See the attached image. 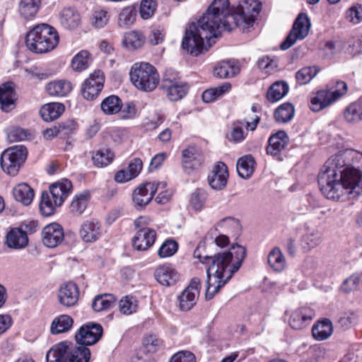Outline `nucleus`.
<instances>
[{
    "label": "nucleus",
    "mask_w": 362,
    "mask_h": 362,
    "mask_svg": "<svg viewBox=\"0 0 362 362\" xmlns=\"http://www.w3.org/2000/svg\"><path fill=\"white\" fill-rule=\"evenodd\" d=\"M235 20L228 0H214L197 23H192L186 28L182 48L197 56L204 49V40L217 37L223 30L230 31L237 25Z\"/></svg>",
    "instance_id": "1"
},
{
    "label": "nucleus",
    "mask_w": 362,
    "mask_h": 362,
    "mask_svg": "<svg viewBox=\"0 0 362 362\" xmlns=\"http://www.w3.org/2000/svg\"><path fill=\"white\" fill-rule=\"evenodd\" d=\"M246 255V249L239 245H233L229 250L218 252L214 256L202 257L196 250L194 256L202 263H209L206 270V300H211L229 281L234 273L241 267Z\"/></svg>",
    "instance_id": "2"
},
{
    "label": "nucleus",
    "mask_w": 362,
    "mask_h": 362,
    "mask_svg": "<svg viewBox=\"0 0 362 362\" xmlns=\"http://www.w3.org/2000/svg\"><path fill=\"white\" fill-rule=\"evenodd\" d=\"M103 332V327L98 323L84 324L75 334L78 345L67 341L54 345L47 353V362H88L90 351L87 346L97 343Z\"/></svg>",
    "instance_id": "3"
},
{
    "label": "nucleus",
    "mask_w": 362,
    "mask_h": 362,
    "mask_svg": "<svg viewBox=\"0 0 362 362\" xmlns=\"http://www.w3.org/2000/svg\"><path fill=\"white\" fill-rule=\"evenodd\" d=\"M59 39L58 33L54 27L41 23L27 33L25 45L31 52L42 54L54 49L59 43Z\"/></svg>",
    "instance_id": "4"
},
{
    "label": "nucleus",
    "mask_w": 362,
    "mask_h": 362,
    "mask_svg": "<svg viewBox=\"0 0 362 362\" xmlns=\"http://www.w3.org/2000/svg\"><path fill=\"white\" fill-rule=\"evenodd\" d=\"M72 189V184L67 179L53 183L49 187V192H42L40 209L45 216L54 213L57 206H61Z\"/></svg>",
    "instance_id": "5"
},
{
    "label": "nucleus",
    "mask_w": 362,
    "mask_h": 362,
    "mask_svg": "<svg viewBox=\"0 0 362 362\" xmlns=\"http://www.w3.org/2000/svg\"><path fill=\"white\" fill-rule=\"evenodd\" d=\"M129 76L134 86L146 92L153 90L160 82L157 69L147 62L135 63L131 68Z\"/></svg>",
    "instance_id": "6"
},
{
    "label": "nucleus",
    "mask_w": 362,
    "mask_h": 362,
    "mask_svg": "<svg viewBox=\"0 0 362 362\" xmlns=\"http://www.w3.org/2000/svg\"><path fill=\"white\" fill-rule=\"evenodd\" d=\"M27 157V148L23 145H15L4 151L0 158V165L6 173L15 176L25 162Z\"/></svg>",
    "instance_id": "7"
},
{
    "label": "nucleus",
    "mask_w": 362,
    "mask_h": 362,
    "mask_svg": "<svg viewBox=\"0 0 362 362\" xmlns=\"http://www.w3.org/2000/svg\"><path fill=\"white\" fill-rule=\"evenodd\" d=\"M347 84L344 81H338L333 90H320L310 98V108L313 112H319L329 106L347 92Z\"/></svg>",
    "instance_id": "8"
},
{
    "label": "nucleus",
    "mask_w": 362,
    "mask_h": 362,
    "mask_svg": "<svg viewBox=\"0 0 362 362\" xmlns=\"http://www.w3.org/2000/svg\"><path fill=\"white\" fill-rule=\"evenodd\" d=\"M261 7V3L257 0H242L233 13L237 21L235 28L241 27L245 30L252 26Z\"/></svg>",
    "instance_id": "9"
},
{
    "label": "nucleus",
    "mask_w": 362,
    "mask_h": 362,
    "mask_svg": "<svg viewBox=\"0 0 362 362\" xmlns=\"http://www.w3.org/2000/svg\"><path fill=\"white\" fill-rule=\"evenodd\" d=\"M310 27V20L305 13H300L296 19L293 28L286 40L281 44V49L286 50L293 46L298 40H303L308 35Z\"/></svg>",
    "instance_id": "10"
},
{
    "label": "nucleus",
    "mask_w": 362,
    "mask_h": 362,
    "mask_svg": "<svg viewBox=\"0 0 362 362\" xmlns=\"http://www.w3.org/2000/svg\"><path fill=\"white\" fill-rule=\"evenodd\" d=\"M166 187L165 182H146L136 189L133 193V202L137 209H142L148 205L152 200L154 194L158 189H164Z\"/></svg>",
    "instance_id": "11"
},
{
    "label": "nucleus",
    "mask_w": 362,
    "mask_h": 362,
    "mask_svg": "<svg viewBox=\"0 0 362 362\" xmlns=\"http://www.w3.org/2000/svg\"><path fill=\"white\" fill-rule=\"evenodd\" d=\"M104 82L103 72L100 70L94 71L82 85L81 93L83 98L92 100L98 97L103 88Z\"/></svg>",
    "instance_id": "12"
},
{
    "label": "nucleus",
    "mask_w": 362,
    "mask_h": 362,
    "mask_svg": "<svg viewBox=\"0 0 362 362\" xmlns=\"http://www.w3.org/2000/svg\"><path fill=\"white\" fill-rule=\"evenodd\" d=\"M259 122V117L257 115L252 118L251 121L245 119L234 121L231 124V130L228 135V139L235 143L242 142L247 134V131H245L243 127H245L247 130L254 131Z\"/></svg>",
    "instance_id": "13"
},
{
    "label": "nucleus",
    "mask_w": 362,
    "mask_h": 362,
    "mask_svg": "<svg viewBox=\"0 0 362 362\" xmlns=\"http://www.w3.org/2000/svg\"><path fill=\"white\" fill-rule=\"evenodd\" d=\"M228 171L226 165L223 162L216 163L208 175L209 186L215 190H221L227 185Z\"/></svg>",
    "instance_id": "14"
},
{
    "label": "nucleus",
    "mask_w": 362,
    "mask_h": 362,
    "mask_svg": "<svg viewBox=\"0 0 362 362\" xmlns=\"http://www.w3.org/2000/svg\"><path fill=\"white\" fill-rule=\"evenodd\" d=\"M156 239V232L151 228H139L134 235L132 243L138 251H145L151 247Z\"/></svg>",
    "instance_id": "15"
},
{
    "label": "nucleus",
    "mask_w": 362,
    "mask_h": 362,
    "mask_svg": "<svg viewBox=\"0 0 362 362\" xmlns=\"http://www.w3.org/2000/svg\"><path fill=\"white\" fill-rule=\"evenodd\" d=\"M102 234V225L95 219L84 221L79 230V236L85 243L95 242L101 237Z\"/></svg>",
    "instance_id": "16"
},
{
    "label": "nucleus",
    "mask_w": 362,
    "mask_h": 362,
    "mask_svg": "<svg viewBox=\"0 0 362 362\" xmlns=\"http://www.w3.org/2000/svg\"><path fill=\"white\" fill-rule=\"evenodd\" d=\"M42 236L45 246L55 247L62 243L64 235L62 226L57 223H52L43 228Z\"/></svg>",
    "instance_id": "17"
},
{
    "label": "nucleus",
    "mask_w": 362,
    "mask_h": 362,
    "mask_svg": "<svg viewBox=\"0 0 362 362\" xmlns=\"http://www.w3.org/2000/svg\"><path fill=\"white\" fill-rule=\"evenodd\" d=\"M182 167L189 173L190 170L199 168L204 162V156L201 151L194 147L189 146L182 152Z\"/></svg>",
    "instance_id": "18"
},
{
    "label": "nucleus",
    "mask_w": 362,
    "mask_h": 362,
    "mask_svg": "<svg viewBox=\"0 0 362 362\" xmlns=\"http://www.w3.org/2000/svg\"><path fill=\"white\" fill-rule=\"evenodd\" d=\"M154 275L158 283L166 286L175 285L180 279L179 273L170 264L158 267Z\"/></svg>",
    "instance_id": "19"
},
{
    "label": "nucleus",
    "mask_w": 362,
    "mask_h": 362,
    "mask_svg": "<svg viewBox=\"0 0 362 362\" xmlns=\"http://www.w3.org/2000/svg\"><path fill=\"white\" fill-rule=\"evenodd\" d=\"M15 84L8 81L0 86V109L8 112L15 107Z\"/></svg>",
    "instance_id": "20"
},
{
    "label": "nucleus",
    "mask_w": 362,
    "mask_h": 362,
    "mask_svg": "<svg viewBox=\"0 0 362 362\" xmlns=\"http://www.w3.org/2000/svg\"><path fill=\"white\" fill-rule=\"evenodd\" d=\"M79 291L76 284L72 282L64 284L58 293L59 303L66 307L74 305L78 301Z\"/></svg>",
    "instance_id": "21"
},
{
    "label": "nucleus",
    "mask_w": 362,
    "mask_h": 362,
    "mask_svg": "<svg viewBox=\"0 0 362 362\" xmlns=\"http://www.w3.org/2000/svg\"><path fill=\"white\" fill-rule=\"evenodd\" d=\"M160 88L166 93L168 98L171 101H177L187 94L189 87L186 83L179 81L172 83V81H165L160 85Z\"/></svg>",
    "instance_id": "22"
},
{
    "label": "nucleus",
    "mask_w": 362,
    "mask_h": 362,
    "mask_svg": "<svg viewBox=\"0 0 362 362\" xmlns=\"http://www.w3.org/2000/svg\"><path fill=\"white\" fill-rule=\"evenodd\" d=\"M314 311L308 308H300L294 311L290 318V325L293 329H301L313 320Z\"/></svg>",
    "instance_id": "23"
},
{
    "label": "nucleus",
    "mask_w": 362,
    "mask_h": 362,
    "mask_svg": "<svg viewBox=\"0 0 362 362\" xmlns=\"http://www.w3.org/2000/svg\"><path fill=\"white\" fill-rule=\"evenodd\" d=\"M288 143V136L284 131H279L269 139L267 152L272 156H276L284 150Z\"/></svg>",
    "instance_id": "24"
},
{
    "label": "nucleus",
    "mask_w": 362,
    "mask_h": 362,
    "mask_svg": "<svg viewBox=\"0 0 362 362\" xmlns=\"http://www.w3.org/2000/svg\"><path fill=\"white\" fill-rule=\"evenodd\" d=\"M41 6V0H21L18 3V12L26 20L32 19L37 13Z\"/></svg>",
    "instance_id": "25"
},
{
    "label": "nucleus",
    "mask_w": 362,
    "mask_h": 362,
    "mask_svg": "<svg viewBox=\"0 0 362 362\" xmlns=\"http://www.w3.org/2000/svg\"><path fill=\"white\" fill-rule=\"evenodd\" d=\"M72 90L70 81L67 80H58L49 82L46 86V90L50 95L62 97L69 94Z\"/></svg>",
    "instance_id": "26"
},
{
    "label": "nucleus",
    "mask_w": 362,
    "mask_h": 362,
    "mask_svg": "<svg viewBox=\"0 0 362 362\" xmlns=\"http://www.w3.org/2000/svg\"><path fill=\"white\" fill-rule=\"evenodd\" d=\"M28 242L26 233L20 228L12 229L6 236L7 245L11 248H23L27 245Z\"/></svg>",
    "instance_id": "27"
},
{
    "label": "nucleus",
    "mask_w": 362,
    "mask_h": 362,
    "mask_svg": "<svg viewBox=\"0 0 362 362\" xmlns=\"http://www.w3.org/2000/svg\"><path fill=\"white\" fill-rule=\"evenodd\" d=\"M80 14L73 8H65L60 15V23L66 29H74L79 25Z\"/></svg>",
    "instance_id": "28"
},
{
    "label": "nucleus",
    "mask_w": 362,
    "mask_h": 362,
    "mask_svg": "<svg viewBox=\"0 0 362 362\" xmlns=\"http://www.w3.org/2000/svg\"><path fill=\"white\" fill-rule=\"evenodd\" d=\"M333 333V325L332 322L328 319H324L314 325L312 329L313 337L318 340L322 341L328 339Z\"/></svg>",
    "instance_id": "29"
},
{
    "label": "nucleus",
    "mask_w": 362,
    "mask_h": 362,
    "mask_svg": "<svg viewBox=\"0 0 362 362\" xmlns=\"http://www.w3.org/2000/svg\"><path fill=\"white\" fill-rule=\"evenodd\" d=\"M13 194L16 201L28 206L33 199L34 191L26 183H21L13 188Z\"/></svg>",
    "instance_id": "30"
},
{
    "label": "nucleus",
    "mask_w": 362,
    "mask_h": 362,
    "mask_svg": "<svg viewBox=\"0 0 362 362\" xmlns=\"http://www.w3.org/2000/svg\"><path fill=\"white\" fill-rule=\"evenodd\" d=\"M64 111V106L62 103H52L43 105L40 110L42 118L46 122H51L57 119Z\"/></svg>",
    "instance_id": "31"
},
{
    "label": "nucleus",
    "mask_w": 362,
    "mask_h": 362,
    "mask_svg": "<svg viewBox=\"0 0 362 362\" xmlns=\"http://www.w3.org/2000/svg\"><path fill=\"white\" fill-rule=\"evenodd\" d=\"M267 262L269 267L275 272H282L286 265L284 255L279 247L273 248L269 253Z\"/></svg>",
    "instance_id": "32"
},
{
    "label": "nucleus",
    "mask_w": 362,
    "mask_h": 362,
    "mask_svg": "<svg viewBox=\"0 0 362 362\" xmlns=\"http://www.w3.org/2000/svg\"><path fill=\"white\" fill-rule=\"evenodd\" d=\"M74 320L72 317L68 315H61L55 317L51 324L50 332L53 334L69 331L72 327Z\"/></svg>",
    "instance_id": "33"
},
{
    "label": "nucleus",
    "mask_w": 362,
    "mask_h": 362,
    "mask_svg": "<svg viewBox=\"0 0 362 362\" xmlns=\"http://www.w3.org/2000/svg\"><path fill=\"white\" fill-rule=\"evenodd\" d=\"M255 160L251 155H246L238 160L237 171L243 178H249L255 170Z\"/></svg>",
    "instance_id": "34"
},
{
    "label": "nucleus",
    "mask_w": 362,
    "mask_h": 362,
    "mask_svg": "<svg viewBox=\"0 0 362 362\" xmlns=\"http://www.w3.org/2000/svg\"><path fill=\"white\" fill-rule=\"evenodd\" d=\"M240 71L233 61H223L214 69V75L219 78H230L235 76Z\"/></svg>",
    "instance_id": "35"
},
{
    "label": "nucleus",
    "mask_w": 362,
    "mask_h": 362,
    "mask_svg": "<svg viewBox=\"0 0 362 362\" xmlns=\"http://www.w3.org/2000/svg\"><path fill=\"white\" fill-rule=\"evenodd\" d=\"M288 84L284 81H276L274 83L267 93L268 100L274 103L281 100L288 93Z\"/></svg>",
    "instance_id": "36"
},
{
    "label": "nucleus",
    "mask_w": 362,
    "mask_h": 362,
    "mask_svg": "<svg viewBox=\"0 0 362 362\" xmlns=\"http://www.w3.org/2000/svg\"><path fill=\"white\" fill-rule=\"evenodd\" d=\"M115 302L116 298L112 294L98 295L94 298L92 302V308L95 312H101L112 308Z\"/></svg>",
    "instance_id": "37"
},
{
    "label": "nucleus",
    "mask_w": 362,
    "mask_h": 362,
    "mask_svg": "<svg viewBox=\"0 0 362 362\" xmlns=\"http://www.w3.org/2000/svg\"><path fill=\"white\" fill-rule=\"evenodd\" d=\"M344 118L347 122L353 123L362 121V97L346 107Z\"/></svg>",
    "instance_id": "38"
},
{
    "label": "nucleus",
    "mask_w": 362,
    "mask_h": 362,
    "mask_svg": "<svg viewBox=\"0 0 362 362\" xmlns=\"http://www.w3.org/2000/svg\"><path fill=\"white\" fill-rule=\"evenodd\" d=\"M89 197L86 192L76 195L69 206L71 213L74 216L81 215L87 207Z\"/></svg>",
    "instance_id": "39"
},
{
    "label": "nucleus",
    "mask_w": 362,
    "mask_h": 362,
    "mask_svg": "<svg viewBox=\"0 0 362 362\" xmlns=\"http://www.w3.org/2000/svg\"><path fill=\"white\" fill-rule=\"evenodd\" d=\"M322 242V233L318 229L309 230L302 238V247L308 251Z\"/></svg>",
    "instance_id": "40"
},
{
    "label": "nucleus",
    "mask_w": 362,
    "mask_h": 362,
    "mask_svg": "<svg viewBox=\"0 0 362 362\" xmlns=\"http://www.w3.org/2000/svg\"><path fill=\"white\" fill-rule=\"evenodd\" d=\"M110 18V15L106 8L96 7L92 12L91 25L95 28H104L108 23Z\"/></svg>",
    "instance_id": "41"
},
{
    "label": "nucleus",
    "mask_w": 362,
    "mask_h": 362,
    "mask_svg": "<svg viewBox=\"0 0 362 362\" xmlns=\"http://www.w3.org/2000/svg\"><path fill=\"white\" fill-rule=\"evenodd\" d=\"M122 100L116 95H110L105 98L100 105L102 111L106 115H114L122 108Z\"/></svg>",
    "instance_id": "42"
},
{
    "label": "nucleus",
    "mask_w": 362,
    "mask_h": 362,
    "mask_svg": "<svg viewBox=\"0 0 362 362\" xmlns=\"http://www.w3.org/2000/svg\"><path fill=\"white\" fill-rule=\"evenodd\" d=\"M295 109L291 103H286L281 105L274 112V117L279 123H286L292 119Z\"/></svg>",
    "instance_id": "43"
},
{
    "label": "nucleus",
    "mask_w": 362,
    "mask_h": 362,
    "mask_svg": "<svg viewBox=\"0 0 362 362\" xmlns=\"http://www.w3.org/2000/svg\"><path fill=\"white\" fill-rule=\"evenodd\" d=\"M230 88V83L226 82L218 87L209 88L203 92L202 100L204 103H211L228 92Z\"/></svg>",
    "instance_id": "44"
},
{
    "label": "nucleus",
    "mask_w": 362,
    "mask_h": 362,
    "mask_svg": "<svg viewBox=\"0 0 362 362\" xmlns=\"http://www.w3.org/2000/svg\"><path fill=\"white\" fill-rule=\"evenodd\" d=\"M320 68L316 66H305L298 70L296 74V79L298 84H308L320 71Z\"/></svg>",
    "instance_id": "45"
},
{
    "label": "nucleus",
    "mask_w": 362,
    "mask_h": 362,
    "mask_svg": "<svg viewBox=\"0 0 362 362\" xmlns=\"http://www.w3.org/2000/svg\"><path fill=\"white\" fill-rule=\"evenodd\" d=\"M136 16V10L134 6H127L122 9L118 16V25L121 28H128L132 25Z\"/></svg>",
    "instance_id": "46"
},
{
    "label": "nucleus",
    "mask_w": 362,
    "mask_h": 362,
    "mask_svg": "<svg viewBox=\"0 0 362 362\" xmlns=\"http://www.w3.org/2000/svg\"><path fill=\"white\" fill-rule=\"evenodd\" d=\"M89 64V53L86 50H82L73 57L71 66L73 70L76 71H82L88 67Z\"/></svg>",
    "instance_id": "47"
},
{
    "label": "nucleus",
    "mask_w": 362,
    "mask_h": 362,
    "mask_svg": "<svg viewBox=\"0 0 362 362\" xmlns=\"http://www.w3.org/2000/svg\"><path fill=\"white\" fill-rule=\"evenodd\" d=\"M144 42L143 35L136 31L126 33L122 40V44L125 47L134 49L141 47Z\"/></svg>",
    "instance_id": "48"
},
{
    "label": "nucleus",
    "mask_w": 362,
    "mask_h": 362,
    "mask_svg": "<svg viewBox=\"0 0 362 362\" xmlns=\"http://www.w3.org/2000/svg\"><path fill=\"white\" fill-rule=\"evenodd\" d=\"M199 296L195 295L188 290H184L182 293L178 296L179 307L183 311H188L191 310L196 304L197 299Z\"/></svg>",
    "instance_id": "49"
},
{
    "label": "nucleus",
    "mask_w": 362,
    "mask_h": 362,
    "mask_svg": "<svg viewBox=\"0 0 362 362\" xmlns=\"http://www.w3.org/2000/svg\"><path fill=\"white\" fill-rule=\"evenodd\" d=\"M114 153L110 149H102L93 155L92 160L97 167H104L112 161Z\"/></svg>",
    "instance_id": "50"
},
{
    "label": "nucleus",
    "mask_w": 362,
    "mask_h": 362,
    "mask_svg": "<svg viewBox=\"0 0 362 362\" xmlns=\"http://www.w3.org/2000/svg\"><path fill=\"white\" fill-rule=\"evenodd\" d=\"M207 199V192L202 188L196 189L191 194L190 205L195 211H201Z\"/></svg>",
    "instance_id": "51"
},
{
    "label": "nucleus",
    "mask_w": 362,
    "mask_h": 362,
    "mask_svg": "<svg viewBox=\"0 0 362 362\" xmlns=\"http://www.w3.org/2000/svg\"><path fill=\"white\" fill-rule=\"evenodd\" d=\"M29 136H30V131L21 127L13 126L7 129V136L10 142L23 141Z\"/></svg>",
    "instance_id": "52"
},
{
    "label": "nucleus",
    "mask_w": 362,
    "mask_h": 362,
    "mask_svg": "<svg viewBox=\"0 0 362 362\" xmlns=\"http://www.w3.org/2000/svg\"><path fill=\"white\" fill-rule=\"evenodd\" d=\"M358 315L353 310H348L341 313L338 320L339 326L344 329H349L357 323Z\"/></svg>",
    "instance_id": "53"
},
{
    "label": "nucleus",
    "mask_w": 362,
    "mask_h": 362,
    "mask_svg": "<svg viewBox=\"0 0 362 362\" xmlns=\"http://www.w3.org/2000/svg\"><path fill=\"white\" fill-rule=\"evenodd\" d=\"M137 307V300L133 296H125L119 303V310L124 315H131L135 313Z\"/></svg>",
    "instance_id": "54"
},
{
    "label": "nucleus",
    "mask_w": 362,
    "mask_h": 362,
    "mask_svg": "<svg viewBox=\"0 0 362 362\" xmlns=\"http://www.w3.org/2000/svg\"><path fill=\"white\" fill-rule=\"evenodd\" d=\"M178 245L176 241L168 239L166 240L160 247L158 255L161 258H165L173 256L177 250Z\"/></svg>",
    "instance_id": "55"
},
{
    "label": "nucleus",
    "mask_w": 362,
    "mask_h": 362,
    "mask_svg": "<svg viewBox=\"0 0 362 362\" xmlns=\"http://www.w3.org/2000/svg\"><path fill=\"white\" fill-rule=\"evenodd\" d=\"M156 2L154 0H142L140 5V15L144 19L150 18L156 9Z\"/></svg>",
    "instance_id": "56"
},
{
    "label": "nucleus",
    "mask_w": 362,
    "mask_h": 362,
    "mask_svg": "<svg viewBox=\"0 0 362 362\" xmlns=\"http://www.w3.org/2000/svg\"><path fill=\"white\" fill-rule=\"evenodd\" d=\"M165 35V33L163 28L160 26L154 27L151 29L148 40L151 45H157L163 42Z\"/></svg>",
    "instance_id": "57"
},
{
    "label": "nucleus",
    "mask_w": 362,
    "mask_h": 362,
    "mask_svg": "<svg viewBox=\"0 0 362 362\" xmlns=\"http://www.w3.org/2000/svg\"><path fill=\"white\" fill-rule=\"evenodd\" d=\"M143 343L148 351H156L162 345V340L156 334H150L144 339Z\"/></svg>",
    "instance_id": "58"
},
{
    "label": "nucleus",
    "mask_w": 362,
    "mask_h": 362,
    "mask_svg": "<svg viewBox=\"0 0 362 362\" xmlns=\"http://www.w3.org/2000/svg\"><path fill=\"white\" fill-rule=\"evenodd\" d=\"M170 362H195V356L190 351H182L174 354Z\"/></svg>",
    "instance_id": "59"
},
{
    "label": "nucleus",
    "mask_w": 362,
    "mask_h": 362,
    "mask_svg": "<svg viewBox=\"0 0 362 362\" xmlns=\"http://www.w3.org/2000/svg\"><path fill=\"white\" fill-rule=\"evenodd\" d=\"M344 49V44L341 40L328 41L325 44V50L327 54L334 55Z\"/></svg>",
    "instance_id": "60"
},
{
    "label": "nucleus",
    "mask_w": 362,
    "mask_h": 362,
    "mask_svg": "<svg viewBox=\"0 0 362 362\" xmlns=\"http://www.w3.org/2000/svg\"><path fill=\"white\" fill-rule=\"evenodd\" d=\"M360 283V278L356 276H351L344 280L341 285V289L345 292H350L355 289Z\"/></svg>",
    "instance_id": "61"
},
{
    "label": "nucleus",
    "mask_w": 362,
    "mask_h": 362,
    "mask_svg": "<svg viewBox=\"0 0 362 362\" xmlns=\"http://www.w3.org/2000/svg\"><path fill=\"white\" fill-rule=\"evenodd\" d=\"M360 42V40L357 39L353 38L349 40L346 45H344L345 52L352 56L359 53L358 46Z\"/></svg>",
    "instance_id": "62"
},
{
    "label": "nucleus",
    "mask_w": 362,
    "mask_h": 362,
    "mask_svg": "<svg viewBox=\"0 0 362 362\" xmlns=\"http://www.w3.org/2000/svg\"><path fill=\"white\" fill-rule=\"evenodd\" d=\"M142 167V160L140 158H135L129 162L127 169L134 177H136L141 172Z\"/></svg>",
    "instance_id": "63"
},
{
    "label": "nucleus",
    "mask_w": 362,
    "mask_h": 362,
    "mask_svg": "<svg viewBox=\"0 0 362 362\" xmlns=\"http://www.w3.org/2000/svg\"><path fill=\"white\" fill-rule=\"evenodd\" d=\"M346 15L350 21L358 23L362 20V9L356 7L351 8L347 11Z\"/></svg>",
    "instance_id": "64"
}]
</instances>
